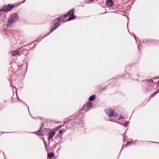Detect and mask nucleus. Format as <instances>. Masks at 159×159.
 Segmentation results:
<instances>
[{
	"mask_svg": "<svg viewBox=\"0 0 159 159\" xmlns=\"http://www.w3.org/2000/svg\"><path fill=\"white\" fill-rule=\"evenodd\" d=\"M11 55L12 56H15L18 55L19 53V51L17 50H15L11 52Z\"/></svg>",
	"mask_w": 159,
	"mask_h": 159,
	"instance_id": "8",
	"label": "nucleus"
},
{
	"mask_svg": "<svg viewBox=\"0 0 159 159\" xmlns=\"http://www.w3.org/2000/svg\"><path fill=\"white\" fill-rule=\"evenodd\" d=\"M63 132V129L59 131V133L60 134H62Z\"/></svg>",
	"mask_w": 159,
	"mask_h": 159,
	"instance_id": "13",
	"label": "nucleus"
},
{
	"mask_svg": "<svg viewBox=\"0 0 159 159\" xmlns=\"http://www.w3.org/2000/svg\"><path fill=\"white\" fill-rule=\"evenodd\" d=\"M53 154L51 152L48 154V158H49V159H51L53 157Z\"/></svg>",
	"mask_w": 159,
	"mask_h": 159,
	"instance_id": "10",
	"label": "nucleus"
},
{
	"mask_svg": "<svg viewBox=\"0 0 159 159\" xmlns=\"http://www.w3.org/2000/svg\"><path fill=\"white\" fill-rule=\"evenodd\" d=\"M61 127H58V129L60 128Z\"/></svg>",
	"mask_w": 159,
	"mask_h": 159,
	"instance_id": "20",
	"label": "nucleus"
},
{
	"mask_svg": "<svg viewBox=\"0 0 159 159\" xmlns=\"http://www.w3.org/2000/svg\"><path fill=\"white\" fill-rule=\"evenodd\" d=\"M14 6L13 5L12 6L10 4H8L5 7H3L2 8V10L3 11L7 12L12 8Z\"/></svg>",
	"mask_w": 159,
	"mask_h": 159,
	"instance_id": "5",
	"label": "nucleus"
},
{
	"mask_svg": "<svg viewBox=\"0 0 159 159\" xmlns=\"http://www.w3.org/2000/svg\"><path fill=\"white\" fill-rule=\"evenodd\" d=\"M124 117L122 116H120L119 118V120H120L122 119H124Z\"/></svg>",
	"mask_w": 159,
	"mask_h": 159,
	"instance_id": "15",
	"label": "nucleus"
},
{
	"mask_svg": "<svg viewBox=\"0 0 159 159\" xmlns=\"http://www.w3.org/2000/svg\"><path fill=\"white\" fill-rule=\"evenodd\" d=\"M59 21H58V22H55V25L52 28L50 29L51 32H52V31L53 30H55L60 25V23L59 22Z\"/></svg>",
	"mask_w": 159,
	"mask_h": 159,
	"instance_id": "7",
	"label": "nucleus"
},
{
	"mask_svg": "<svg viewBox=\"0 0 159 159\" xmlns=\"http://www.w3.org/2000/svg\"><path fill=\"white\" fill-rule=\"evenodd\" d=\"M95 98V97L94 95L91 96L89 98V101H93L94 100Z\"/></svg>",
	"mask_w": 159,
	"mask_h": 159,
	"instance_id": "11",
	"label": "nucleus"
},
{
	"mask_svg": "<svg viewBox=\"0 0 159 159\" xmlns=\"http://www.w3.org/2000/svg\"><path fill=\"white\" fill-rule=\"evenodd\" d=\"M37 134L38 135H40L41 134V132L40 131H38L37 132Z\"/></svg>",
	"mask_w": 159,
	"mask_h": 159,
	"instance_id": "14",
	"label": "nucleus"
},
{
	"mask_svg": "<svg viewBox=\"0 0 159 159\" xmlns=\"http://www.w3.org/2000/svg\"><path fill=\"white\" fill-rule=\"evenodd\" d=\"M73 11L74 9L70 10L65 15L63 16L58 19V20L60 22L64 21L65 20L66 18L68 16L70 15H72V17H70L68 19H67L65 22L69 21L71 20L74 19H75V16L73 15Z\"/></svg>",
	"mask_w": 159,
	"mask_h": 159,
	"instance_id": "1",
	"label": "nucleus"
},
{
	"mask_svg": "<svg viewBox=\"0 0 159 159\" xmlns=\"http://www.w3.org/2000/svg\"><path fill=\"white\" fill-rule=\"evenodd\" d=\"M18 18V15L16 13L10 15L9 18L8 19V25L10 26L17 21Z\"/></svg>",
	"mask_w": 159,
	"mask_h": 159,
	"instance_id": "2",
	"label": "nucleus"
},
{
	"mask_svg": "<svg viewBox=\"0 0 159 159\" xmlns=\"http://www.w3.org/2000/svg\"><path fill=\"white\" fill-rule=\"evenodd\" d=\"M107 5L109 6H111L113 5V3L111 0H107Z\"/></svg>",
	"mask_w": 159,
	"mask_h": 159,
	"instance_id": "9",
	"label": "nucleus"
},
{
	"mask_svg": "<svg viewBox=\"0 0 159 159\" xmlns=\"http://www.w3.org/2000/svg\"><path fill=\"white\" fill-rule=\"evenodd\" d=\"M93 104L90 102H88L83 107L82 109L85 111H87L92 106Z\"/></svg>",
	"mask_w": 159,
	"mask_h": 159,
	"instance_id": "4",
	"label": "nucleus"
},
{
	"mask_svg": "<svg viewBox=\"0 0 159 159\" xmlns=\"http://www.w3.org/2000/svg\"><path fill=\"white\" fill-rule=\"evenodd\" d=\"M90 2L93 1L94 0H89Z\"/></svg>",
	"mask_w": 159,
	"mask_h": 159,
	"instance_id": "18",
	"label": "nucleus"
},
{
	"mask_svg": "<svg viewBox=\"0 0 159 159\" xmlns=\"http://www.w3.org/2000/svg\"><path fill=\"white\" fill-rule=\"evenodd\" d=\"M128 123H127V122L125 123V126H127V125H128Z\"/></svg>",
	"mask_w": 159,
	"mask_h": 159,
	"instance_id": "16",
	"label": "nucleus"
},
{
	"mask_svg": "<svg viewBox=\"0 0 159 159\" xmlns=\"http://www.w3.org/2000/svg\"><path fill=\"white\" fill-rule=\"evenodd\" d=\"M105 111L106 114L110 117L111 116H117L118 114L115 112L114 111L111 109H107L105 110Z\"/></svg>",
	"mask_w": 159,
	"mask_h": 159,
	"instance_id": "3",
	"label": "nucleus"
},
{
	"mask_svg": "<svg viewBox=\"0 0 159 159\" xmlns=\"http://www.w3.org/2000/svg\"><path fill=\"white\" fill-rule=\"evenodd\" d=\"M158 82L159 83V80Z\"/></svg>",
	"mask_w": 159,
	"mask_h": 159,
	"instance_id": "21",
	"label": "nucleus"
},
{
	"mask_svg": "<svg viewBox=\"0 0 159 159\" xmlns=\"http://www.w3.org/2000/svg\"><path fill=\"white\" fill-rule=\"evenodd\" d=\"M43 142H44V143H45V141H44V140H43Z\"/></svg>",
	"mask_w": 159,
	"mask_h": 159,
	"instance_id": "19",
	"label": "nucleus"
},
{
	"mask_svg": "<svg viewBox=\"0 0 159 159\" xmlns=\"http://www.w3.org/2000/svg\"><path fill=\"white\" fill-rule=\"evenodd\" d=\"M159 92V89H158V90L156 92L154 93L150 96V98H151L152 97H153L155 96Z\"/></svg>",
	"mask_w": 159,
	"mask_h": 159,
	"instance_id": "12",
	"label": "nucleus"
},
{
	"mask_svg": "<svg viewBox=\"0 0 159 159\" xmlns=\"http://www.w3.org/2000/svg\"><path fill=\"white\" fill-rule=\"evenodd\" d=\"M3 11V10H2V9H1L0 10V13H2V11Z\"/></svg>",
	"mask_w": 159,
	"mask_h": 159,
	"instance_id": "17",
	"label": "nucleus"
},
{
	"mask_svg": "<svg viewBox=\"0 0 159 159\" xmlns=\"http://www.w3.org/2000/svg\"><path fill=\"white\" fill-rule=\"evenodd\" d=\"M55 134V132H50L48 134V140L50 142V140L52 139L53 137Z\"/></svg>",
	"mask_w": 159,
	"mask_h": 159,
	"instance_id": "6",
	"label": "nucleus"
}]
</instances>
